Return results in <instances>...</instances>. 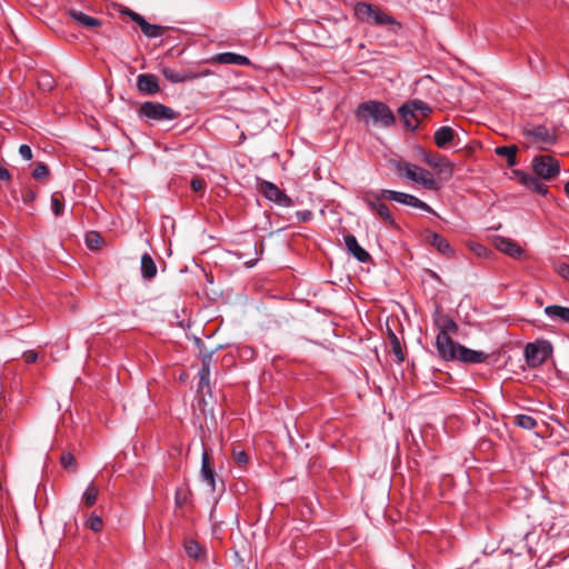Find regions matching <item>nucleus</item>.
Instances as JSON below:
<instances>
[{
  "label": "nucleus",
  "mask_w": 569,
  "mask_h": 569,
  "mask_svg": "<svg viewBox=\"0 0 569 569\" xmlns=\"http://www.w3.org/2000/svg\"><path fill=\"white\" fill-rule=\"evenodd\" d=\"M355 117L366 128L371 124L376 127L390 128L396 123V117L390 107L378 100L361 102L355 110Z\"/></svg>",
  "instance_id": "nucleus-1"
},
{
  "label": "nucleus",
  "mask_w": 569,
  "mask_h": 569,
  "mask_svg": "<svg viewBox=\"0 0 569 569\" xmlns=\"http://www.w3.org/2000/svg\"><path fill=\"white\" fill-rule=\"evenodd\" d=\"M358 21L377 27H386L387 31L398 36L402 30V23L377 4L357 2L353 8Z\"/></svg>",
  "instance_id": "nucleus-2"
},
{
  "label": "nucleus",
  "mask_w": 569,
  "mask_h": 569,
  "mask_svg": "<svg viewBox=\"0 0 569 569\" xmlns=\"http://www.w3.org/2000/svg\"><path fill=\"white\" fill-rule=\"evenodd\" d=\"M432 321L438 329L435 341L438 357H451L452 353L449 348L456 343L452 336L458 333L459 327L457 322L449 315L445 313L440 307L436 308Z\"/></svg>",
  "instance_id": "nucleus-3"
},
{
  "label": "nucleus",
  "mask_w": 569,
  "mask_h": 569,
  "mask_svg": "<svg viewBox=\"0 0 569 569\" xmlns=\"http://www.w3.org/2000/svg\"><path fill=\"white\" fill-rule=\"evenodd\" d=\"M138 118L147 123L174 120L179 112L172 108L156 101H144L137 110Z\"/></svg>",
  "instance_id": "nucleus-4"
},
{
  "label": "nucleus",
  "mask_w": 569,
  "mask_h": 569,
  "mask_svg": "<svg viewBox=\"0 0 569 569\" xmlns=\"http://www.w3.org/2000/svg\"><path fill=\"white\" fill-rule=\"evenodd\" d=\"M396 170L399 174H403L409 180L421 184L428 190H438L440 188L432 173L417 164L399 161L396 164Z\"/></svg>",
  "instance_id": "nucleus-5"
},
{
  "label": "nucleus",
  "mask_w": 569,
  "mask_h": 569,
  "mask_svg": "<svg viewBox=\"0 0 569 569\" xmlns=\"http://www.w3.org/2000/svg\"><path fill=\"white\" fill-rule=\"evenodd\" d=\"M399 116L402 118L406 128L416 130L420 121L432 112V109L421 100H411L402 104L398 109Z\"/></svg>",
  "instance_id": "nucleus-6"
},
{
  "label": "nucleus",
  "mask_w": 569,
  "mask_h": 569,
  "mask_svg": "<svg viewBox=\"0 0 569 569\" xmlns=\"http://www.w3.org/2000/svg\"><path fill=\"white\" fill-rule=\"evenodd\" d=\"M381 193L382 189L378 191H367L363 196V202L367 208L387 226L396 228V220L389 207L385 203V201L388 199L385 196H381Z\"/></svg>",
  "instance_id": "nucleus-7"
},
{
  "label": "nucleus",
  "mask_w": 569,
  "mask_h": 569,
  "mask_svg": "<svg viewBox=\"0 0 569 569\" xmlns=\"http://www.w3.org/2000/svg\"><path fill=\"white\" fill-rule=\"evenodd\" d=\"M449 350L451 351V357H439L443 361H459L462 363H483L488 360L489 355L483 351L469 349L459 342L453 343Z\"/></svg>",
  "instance_id": "nucleus-8"
},
{
  "label": "nucleus",
  "mask_w": 569,
  "mask_h": 569,
  "mask_svg": "<svg viewBox=\"0 0 569 569\" xmlns=\"http://www.w3.org/2000/svg\"><path fill=\"white\" fill-rule=\"evenodd\" d=\"M532 170L537 177L543 180H551L560 172L559 161L549 154L536 156L532 159Z\"/></svg>",
  "instance_id": "nucleus-9"
},
{
  "label": "nucleus",
  "mask_w": 569,
  "mask_h": 569,
  "mask_svg": "<svg viewBox=\"0 0 569 569\" xmlns=\"http://www.w3.org/2000/svg\"><path fill=\"white\" fill-rule=\"evenodd\" d=\"M161 72L163 77L171 83L189 82L212 74L210 69L194 70L193 68H187L182 70H176L169 67H163Z\"/></svg>",
  "instance_id": "nucleus-10"
},
{
  "label": "nucleus",
  "mask_w": 569,
  "mask_h": 569,
  "mask_svg": "<svg viewBox=\"0 0 569 569\" xmlns=\"http://www.w3.org/2000/svg\"><path fill=\"white\" fill-rule=\"evenodd\" d=\"M114 7L121 14L129 17L133 22H136L140 27L142 33L146 37L159 38L164 34V32H166L164 27L149 23L141 14H139L138 12H136L124 6L116 4Z\"/></svg>",
  "instance_id": "nucleus-11"
},
{
  "label": "nucleus",
  "mask_w": 569,
  "mask_h": 569,
  "mask_svg": "<svg viewBox=\"0 0 569 569\" xmlns=\"http://www.w3.org/2000/svg\"><path fill=\"white\" fill-rule=\"evenodd\" d=\"M522 133L533 143L551 146L557 141L556 130L545 124L525 126L522 128Z\"/></svg>",
  "instance_id": "nucleus-12"
},
{
  "label": "nucleus",
  "mask_w": 569,
  "mask_h": 569,
  "mask_svg": "<svg viewBox=\"0 0 569 569\" xmlns=\"http://www.w3.org/2000/svg\"><path fill=\"white\" fill-rule=\"evenodd\" d=\"M259 192L269 201L274 202L281 207H292V199L273 182L262 180L258 184Z\"/></svg>",
  "instance_id": "nucleus-13"
},
{
  "label": "nucleus",
  "mask_w": 569,
  "mask_h": 569,
  "mask_svg": "<svg viewBox=\"0 0 569 569\" xmlns=\"http://www.w3.org/2000/svg\"><path fill=\"white\" fill-rule=\"evenodd\" d=\"M381 196H385L390 201H396L406 206L421 209L429 213H435L433 209L428 203L423 202L422 200L412 194L389 189H382Z\"/></svg>",
  "instance_id": "nucleus-14"
},
{
  "label": "nucleus",
  "mask_w": 569,
  "mask_h": 569,
  "mask_svg": "<svg viewBox=\"0 0 569 569\" xmlns=\"http://www.w3.org/2000/svg\"><path fill=\"white\" fill-rule=\"evenodd\" d=\"M423 161L430 166L431 168H433L439 174H442L445 176L446 178H450L452 176V172H453V164L452 162H450V160L440 154V153H431V152H426L423 154Z\"/></svg>",
  "instance_id": "nucleus-15"
},
{
  "label": "nucleus",
  "mask_w": 569,
  "mask_h": 569,
  "mask_svg": "<svg viewBox=\"0 0 569 569\" xmlns=\"http://www.w3.org/2000/svg\"><path fill=\"white\" fill-rule=\"evenodd\" d=\"M137 89L144 96H154L160 91L158 77L153 73H141L137 77Z\"/></svg>",
  "instance_id": "nucleus-16"
},
{
  "label": "nucleus",
  "mask_w": 569,
  "mask_h": 569,
  "mask_svg": "<svg viewBox=\"0 0 569 569\" xmlns=\"http://www.w3.org/2000/svg\"><path fill=\"white\" fill-rule=\"evenodd\" d=\"M525 356L529 366L541 365L548 357L547 346L543 343H528L525 348Z\"/></svg>",
  "instance_id": "nucleus-17"
},
{
  "label": "nucleus",
  "mask_w": 569,
  "mask_h": 569,
  "mask_svg": "<svg viewBox=\"0 0 569 569\" xmlns=\"http://www.w3.org/2000/svg\"><path fill=\"white\" fill-rule=\"evenodd\" d=\"M345 244L350 254H352L359 262L366 263L371 260V256L366 251L357 241V238L349 233L345 236Z\"/></svg>",
  "instance_id": "nucleus-18"
},
{
  "label": "nucleus",
  "mask_w": 569,
  "mask_h": 569,
  "mask_svg": "<svg viewBox=\"0 0 569 569\" xmlns=\"http://www.w3.org/2000/svg\"><path fill=\"white\" fill-rule=\"evenodd\" d=\"M210 62L236 66H249L251 63L248 57L236 52L217 53L210 59Z\"/></svg>",
  "instance_id": "nucleus-19"
},
{
  "label": "nucleus",
  "mask_w": 569,
  "mask_h": 569,
  "mask_svg": "<svg viewBox=\"0 0 569 569\" xmlns=\"http://www.w3.org/2000/svg\"><path fill=\"white\" fill-rule=\"evenodd\" d=\"M201 478L213 491L216 488V472L212 467L211 457L207 450L202 453L201 459Z\"/></svg>",
  "instance_id": "nucleus-20"
},
{
  "label": "nucleus",
  "mask_w": 569,
  "mask_h": 569,
  "mask_svg": "<svg viewBox=\"0 0 569 569\" xmlns=\"http://www.w3.org/2000/svg\"><path fill=\"white\" fill-rule=\"evenodd\" d=\"M428 242L437 249V251L441 254H443L447 258H450L453 256V249L451 248L450 243L446 238L440 236L437 232H429L427 234Z\"/></svg>",
  "instance_id": "nucleus-21"
},
{
  "label": "nucleus",
  "mask_w": 569,
  "mask_h": 569,
  "mask_svg": "<svg viewBox=\"0 0 569 569\" xmlns=\"http://www.w3.org/2000/svg\"><path fill=\"white\" fill-rule=\"evenodd\" d=\"M68 16L73 21H76L80 26L88 28V29H94V28H99L102 26V22L99 19L91 17L80 10H77V9H69Z\"/></svg>",
  "instance_id": "nucleus-22"
},
{
  "label": "nucleus",
  "mask_w": 569,
  "mask_h": 569,
  "mask_svg": "<svg viewBox=\"0 0 569 569\" xmlns=\"http://www.w3.org/2000/svg\"><path fill=\"white\" fill-rule=\"evenodd\" d=\"M521 183L527 187L529 190H532L541 196L548 194V187L541 182L540 178L537 176H531L529 173H522L520 178Z\"/></svg>",
  "instance_id": "nucleus-23"
},
{
  "label": "nucleus",
  "mask_w": 569,
  "mask_h": 569,
  "mask_svg": "<svg viewBox=\"0 0 569 569\" xmlns=\"http://www.w3.org/2000/svg\"><path fill=\"white\" fill-rule=\"evenodd\" d=\"M496 247L499 251L512 258H519L523 253L522 248L518 243L506 238L498 239L496 242Z\"/></svg>",
  "instance_id": "nucleus-24"
},
{
  "label": "nucleus",
  "mask_w": 569,
  "mask_h": 569,
  "mask_svg": "<svg viewBox=\"0 0 569 569\" xmlns=\"http://www.w3.org/2000/svg\"><path fill=\"white\" fill-rule=\"evenodd\" d=\"M456 132L452 128L443 126L440 127L433 136L435 143L439 148H446L455 139Z\"/></svg>",
  "instance_id": "nucleus-25"
},
{
  "label": "nucleus",
  "mask_w": 569,
  "mask_h": 569,
  "mask_svg": "<svg viewBox=\"0 0 569 569\" xmlns=\"http://www.w3.org/2000/svg\"><path fill=\"white\" fill-rule=\"evenodd\" d=\"M387 335H388L390 351L396 357V360L398 363L403 362L405 361V352L402 350L399 338L390 328H388Z\"/></svg>",
  "instance_id": "nucleus-26"
},
{
  "label": "nucleus",
  "mask_w": 569,
  "mask_h": 569,
  "mask_svg": "<svg viewBox=\"0 0 569 569\" xmlns=\"http://www.w3.org/2000/svg\"><path fill=\"white\" fill-rule=\"evenodd\" d=\"M141 273L147 280H151L157 274V266L149 253H143L141 257Z\"/></svg>",
  "instance_id": "nucleus-27"
},
{
  "label": "nucleus",
  "mask_w": 569,
  "mask_h": 569,
  "mask_svg": "<svg viewBox=\"0 0 569 569\" xmlns=\"http://www.w3.org/2000/svg\"><path fill=\"white\" fill-rule=\"evenodd\" d=\"M517 152L518 148L515 144L496 148V153L506 158L508 167H515L517 164Z\"/></svg>",
  "instance_id": "nucleus-28"
},
{
  "label": "nucleus",
  "mask_w": 569,
  "mask_h": 569,
  "mask_svg": "<svg viewBox=\"0 0 569 569\" xmlns=\"http://www.w3.org/2000/svg\"><path fill=\"white\" fill-rule=\"evenodd\" d=\"M545 313L552 319H560L562 322H569V308L558 305L548 306L545 308Z\"/></svg>",
  "instance_id": "nucleus-29"
},
{
  "label": "nucleus",
  "mask_w": 569,
  "mask_h": 569,
  "mask_svg": "<svg viewBox=\"0 0 569 569\" xmlns=\"http://www.w3.org/2000/svg\"><path fill=\"white\" fill-rule=\"evenodd\" d=\"M183 548L188 557L199 560L203 557L204 550L201 545L194 539H186Z\"/></svg>",
  "instance_id": "nucleus-30"
},
{
  "label": "nucleus",
  "mask_w": 569,
  "mask_h": 569,
  "mask_svg": "<svg viewBox=\"0 0 569 569\" xmlns=\"http://www.w3.org/2000/svg\"><path fill=\"white\" fill-rule=\"evenodd\" d=\"M98 495H99V488L96 486V483L93 481L90 482L82 495L83 505L87 508L93 507L98 500Z\"/></svg>",
  "instance_id": "nucleus-31"
},
{
  "label": "nucleus",
  "mask_w": 569,
  "mask_h": 569,
  "mask_svg": "<svg viewBox=\"0 0 569 569\" xmlns=\"http://www.w3.org/2000/svg\"><path fill=\"white\" fill-rule=\"evenodd\" d=\"M199 391L203 392L204 389L210 391V367L201 365V368L199 370Z\"/></svg>",
  "instance_id": "nucleus-32"
},
{
  "label": "nucleus",
  "mask_w": 569,
  "mask_h": 569,
  "mask_svg": "<svg viewBox=\"0 0 569 569\" xmlns=\"http://www.w3.org/2000/svg\"><path fill=\"white\" fill-rule=\"evenodd\" d=\"M51 210L56 217H60L64 212V199L60 192L51 196Z\"/></svg>",
  "instance_id": "nucleus-33"
},
{
  "label": "nucleus",
  "mask_w": 569,
  "mask_h": 569,
  "mask_svg": "<svg viewBox=\"0 0 569 569\" xmlns=\"http://www.w3.org/2000/svg\"><path fill=\"white\" fill-rule=\"evenodd\" d=\"M515 423L523 429L532 430L537 426V421L529 415H518L515 417Z\"/></svg>",
  "instance_id": "nucleus-34"
},
{
  "label": "nucleus",
  "mask_w": 569,
  "mask_h": 569,
  "mask_svg": "<svg viewBox=\"0 0 569 569\" xmlns=\"http://www.w3.org/2000/svg\"><path fill=\"white\" fill-rule=\"evenodd\" d=\"M103 240L98 232L91 231L86 234V244L89 249H99Z\"/></svg>",
  "instance_id": "nucleus-35"
},
{
  "label": "nucleus",
  "mask_w": 569,
  "mask_h": 569,
  "mask_svg": "<svg viewBox=\"0 0 569 569\" xmlns=\"http://www.w3.org/2000/svg\"><path fill=\"white\" fill-rule=\"evenodd\" d=\"M86 527L94 532H100L103 529V520L100 516L92 513L86 521Z\"/></svg>",
  "instance_id": "nucleus-36"
},
{
  "label": "nucleus",
  "mask_w": 569,
  "mask_h": 569,
  "mask_svg": "<svg viewBox=\"0 0 569 569\" xmlns=\"http://www.w3.org/2000/svg\"><path fill=\"white\" fill-rule=\"evenodd\" d=\"M50 171L46 163L39 162L32 171V177L36 180H44L49 177Z\"/></svg>",
  "instance_id": "nucleus-37"
},
{
  "label": "nucleus",
  "mask_w": 569,
  "mask_h": 569,
  "mask_svg": "<svg viewBox=\"0 0 569 569\" xmlns=\"http://www.w3.org/2000/svg\"><path fill=\"white\" fill-rule=\"evenodd\" d=\"M232 457L237 465L240 467L244 466L249 461V456L243 450H233Z\"/></svg>",
  "instance_id": "nucleus-38"
},
{
  "label": "nucleus",
  "mask_w": 569,
  "mask_h": 569,
  "mask_svg": "<svg viewBox=\"0 0 569 569\" xmlns=\"http://www.w3.org/2000/svg\"><path fill=\"white\" fill-rule=\"evenodd\" d=\"M60 462L63 468L69 469L73 467V471L76 470V458L72 453L67 452L61 456Z\"/></svg>",
  "instance_id": "nucleus-39"
},
{
  "label": "nucleus",
  "mask_w": 569,
  "mask_h": 569,
  "mask_svg": "<svg viewBox=\"0 0 569 569\" xmlns=\"http://www.w3.org/2000/svg\"><path fill=\"white\" fill-rule=\"evenodd\" d=\"M188 501V493L186 490L183 489H177L176 490V495H174V502L177 505V507H182L187 503Z\"/></svg>",
  "instance_id": "nucleus-40"
},
{
  "label": "nucleus",
  "mask_w": 569,
  "mask_h": 569,
  "mask_svg": "<svg viewBox=\"0 0 569 569\" xmlns=\"http://www.w3.org/2000/svg\"><path fill=\"white\" fill-rule=\"evenodd\" d=\"M190 187L192 191L197 193L202 192L206 188V181L202 178H193L190 182Z\"/></svg>",
  "instance_id": "nucleus-41"
},
{
  "label": "nucleus",
  "mask_w": 569,
  "mask_h": 569,
  "mask_svg": "<svg viewBox=\"0 0 569 569\" xmlns=\"http://www.w3.org/2000/svg\"><path fill=\"white\" fill-rule=\"evenodd\" d=\"M296 217L300 222H308L312 219L313 213L310 210H299L296 212Z\"/></svg>",
  "instance_id": "nucleus-42"
},
{
  "label": "nucleus",
  "mask_w": 569,
  "mask_h": 569,
  "mask_svg": "<svg viewBox=\"0 0 569 569\" xmlns=\"http://www.w3.org/2000/svg\"><path fill=\"white\" fill-rule=\"evenodd\" d=\"M19 153L27 161L32 159V150L28 144H21L19 147Z\"/></svg>",
  "instance_id": "nucleus-43"
},
{
  "label": "nucleus",
  "mask_w": 569,
  "mask_h": 569,
  "mask_svg": "<svg viewBox=\"0 0 569 569\" xmlns=\"http://www.w3.org/2000/svg\"><path fill=\"white\" fill-rule=\"evenodd\" d=\"M22 357L27 363H34L38 359V353L33 350H28L23 352Z\"/></svg>",
  "instance_id": "nucleus-44"
},
{
  "label": "nucleus",
  "mask_w": 569,
  "mask_h": 569,
  "mask_svg": "<svg viewBox=\"0 0 569 569\" xmlns=\"http://www.w3.org/2000/svg\"><path fill=\"white\" fill-rule=\"evenodd\" d=\"M213 360V351L203 352L201 351V365L211 367Z\"/></svg>",
  "instance_id": "nucleus-45"
},
{
  "label": "nucleus",
  "mask_w": 569,
  "mask_h": 569,
  "mask_svg": "<svg viewBox=\"0 0 569 569\" xmlns=\"http://www.w3.org/2000/svg\"><path fill=\"white\" fill-rule=\"evenodd\" d=\"M11 179V174L9 172V170L3 167L2 164H0V180L1 181H9Z\"/></svg>",
  "instance_id": "nucleus-46"
},
{
  "label": "nucleus",
  "mask_w": 569,
  "mask_h": 569,
  "mask_svg": "<svg viewBox=\"0 0 569 569\" xmlns=\"http://www.w3.org/2000/svg\"><path fill=\"white\" fill-rule=\"evenodd\" d=\"M22 197H23V200H24L26 202H28V201H33V200L36 199V197H37V193H36L33 190L28 189V190H26V191L23 192V196H22Z\"/></svg>",
  "instance_id": "nucleus-47"
},
{
  "label": "nucleus",
  "mask_w": 569,
  "mask_h": 569,
  "mask_svg": "<svg viewBox=\"0 0 569 569\" xmlns=\"http://www.w3.org/2000/svg\"><path fill=\"white\" fill-rule=\"evenodd\" d=\"M558 272L562 278L569 280V264H561Z\"/></svg>",
  "instance_id": "nucleus-48"
},
{
  "label": "nucleus",
  "mask_w": 569,
  "mask_h": 569,
  "mask_svg": "<svg viewBox=\"0 0 569 569\" xmlns=\"http://www.w3.org/2000/svg\"><path fill=\"white\" fill-rule=\"evenodd\" d=\"M563 190H565V193L567 194V197L569 198V180L565 183Z\"/></svg>",
  "instance_id": "nucleus-49"
},
{
  "label": "nucleus",
  "mask_w": 569,
  "mask_h": 569,
  "mask_svg": "<svg viewBox=\"0 0 569 569\" xmlns=\"http://www.w3.org/2000/svg\"><path fill=\"white\" fill-rule=\"evenodd\" d=\"M529 63H530V66H531L532 68H535V66H533V62H532V59H531V58H529Z\"/></svg>",
  "instance_id": "nucleus-50"
},
{
  "label": "nucleus",
  "mask_w": 569,
  "mask_h": 569,
  "mask_svg": "<svg viewBox=\"0 0 569 569\" xmlns=\"http://www.w3.org/2000/svg\"><path fill=\"white\" fill-rule=\"evenodd\" d=\"M479 249H480V250H478V254H480V253H481V250H485V248H483V247H481V246L479 247Z\"/></svg>",
  "instance_id": "nucleus-51"
},
{
  "label": "nucleus",
  "mask_w": 569,
  "mask_h": 569,
  "mask_svg": "<svg viewBox=\"0 0 569 569\" xmlns=\"http://www.w3.org/2000/svg\"><path fill=\"white\" fill-rule=\"evenodd\" d=\"M479 249H480V250H478V254H480V253H481V250H485V248H483V247H481V246L479 247Z\"/></svg>",
  "instance_id": "nucleus-52"
}]
</instances>
